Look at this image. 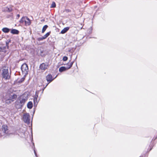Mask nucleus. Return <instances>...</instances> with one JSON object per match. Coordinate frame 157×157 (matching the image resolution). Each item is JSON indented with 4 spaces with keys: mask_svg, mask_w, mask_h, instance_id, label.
Segmentation results:
<instances>
[{
    "mask_svg": "<svg viewBox=\"0 0 157 157\" xmlns=\"http://www.w3.org/2000/svg\"><path fill=\"white\" fill-rule=\"evenodd\" d=\"M27 100L26 97L23 95H21L19 97L15 102V105L16 107L21 108L25 104Z\"/></svg>",
    "mask_w": 157,
    "mask_h": 157,
    "instance_id": "1",
    "label": "nucleus"
},
{
    "mask_svg": "<svg viewBox=\"0 0 157 157\" xmlns=\"http://www.w3.org/2000/svg\"><path fill=\"white\" fill-rule=\"evenodd\" d=\"M17 97V95L15 94L13 95L10 94H7L6 95V103L8 105L11 103L16 99Z\"/></svg>",
    "mask_w": 157,
    "mask_h": 157,
    "instance_id": "2",
    "label": "nucleus"
},
{
    "mask_svg": "<svg viewBox=\"0 0 157 157\" xmlns=\"http://www.w3.org/2000/svg\"><path fill=\"white\" fill-rule=\"evenodd\" d=\"M2 75L3 78L6 79H9L10 78V76L9 74L8 67L4 66L2 67Z\"/></svg>",
    "mask_w": 157,
    "mask_h": 157,
    "instance_id": "3",
    "label": "nucleus"
},
{
    "mask_svg": "<svg viewBox=\"0 0 157 157\" xmlns=\"http://www.w3.org/2000/svg\"><path fill=\"white\" fill-rule=\"evenodd\" d=\"M51 63H50L49 60H48V62H46L45 63H42L40 66V68L42 70H45L47 69L48 67L51 64Z\"/></svg>",
    "mask_w": 157,
    "mask_h": 157,
    "instance_id": "4",
    "label": "nucleus"
},
{
    "mask_svg": "<svg viewBox=\"0 0 157 157\" xmlns=\"http://www.w3.org/2000/svg\"><path fill=\"white\" fill-rule=\"evenodd\" d=\"M23 119L25 122L28 124H29L30 121L29 114L27 113L24 114L23 116Z\"/></svg>",
    "mask_w": 157,
    "mask_h": 157,
    "instance_id": "5",
    "label": "nucleus"
},
{
    "mask_svg": "<svg viewBox=\"0 0 157 157\" xmlns=\"http://www.w3.org/2000/svg\"><path fill=\"white\" fill-rule=\"evenodd\" d=\"M2 131L4 134H7L9 132L8 127L6 124H3L2 126Z\"/></svg>",
    "mask_w": 157,
    "mask_h": 157,
    "instance_id": "6",
    "label": "nucleus"
},
{
    "mask_svg": "<svg viewBox=\"0 0 157 157\" xmlns=\"http://www.w3.org/2000/svg\"><path fill=\"white\" fill-rule=\"evenodd\" d=\"M28 69V66L26 63H24L21 66V70L22 72L25 74L27 73Z\"/></svg>",
    "mask_w": 157,
    "mask_h": 157,
    "instance_id": "7",
    "label": "nucleus"
},
{
    "mask_svg": "<svg viewBox=\"0 0 157 157\" xmlns=\"http://www.w3.org/2000/svg\"><path fill=\"white\" fill-rule=\"evenodd\" d=\"M56 77V76L55 78H53L52 75L51 74H48L46 77V79L47 81L49 83L51 82Z\"/></svg>",
    "mask_w": 157,
    "mask_h": 157,
    "instance_id": "8",
    "label": "nucleus"
},
{
    "mask_svg": "<svg viewBox=\"0 0 157 157\" xmlns=\"http://www.w3.org/2000/svg\"><path fill=\"white\" fill-rule=\"evenodd\" d=\"M25 25H29L31 24L30 20L28 18L26 17L25 21Z\"/></svg>",
    "mask_w": 157,
    "mask_h": 157,
    "instance_id": "9",
    "label": "nucleus"
},
{
    "mask_svg": "<svg viewBox=\"0 0 157 157\" xmlns=\"http://www.w3.org/2000/svg\"><path fill=\"white\" fill-rule=\"evenodd\" d=\"M69 29V27H66L64 28L61 32L60 33L61 34H64L66 33Z\"/></svg>",
    "mask_w": 157,
    "mask_h": 157,
    "instance_id": "10",
    "label": "nucleus"
},
{
    "mask_svg": "<svg viewBox=\"0 0 157 157\" xmlns=\"http://www.w3.org/2000/svg\"><path fill=\"white\" fill-rule=\"evenodd\" d=\"M25 79V78H24V77L21 78L20 79H17L16 81V83L17 84L21 83L24 81Z\"/></svg>",
    "mask_w": 157,
    "mask_h": 157,
    "instance_id": "11",
    "label": "nucleus"
},
{
    "mask_svg": "<svg viewBox=\"0 0 157 157\" xmlns=\"http://www.w3.org/2000/svg\"><path fill=\"white\" fill-rule=\"evenodd\" d=\"M27 106L28 108L29 109H32L33 106L32 102L31 101L29 102L27 104Z\"/></svg>",
    "mask_w": 157,
    "mask_h": 157,
    "instance_id": "12",
    "label": "nucleus"
},
{
    "mask_svg": "<svg viewBox=\"0 0 157 157\" xmlns=\"http://www.w3.org/2000/svg\"><path fill=\"white\" fill-rule=\"evenodd\" d=\"M11 33L13 34H17L19 33V31L15 29H13L11 31Z\"/></svg>",
    "mask_w": 157,
    "mask_h": 157,
    "instance_id": "13",
    "label": "nucleus"
},
{
    "mask_svg": "<svg viewBox=\"0 0 157 157\" xmlns=\"http://www.w3.org/2000/svg\"><path fill=\"white\" fill-rule=\"evenodd\" d=\"M2 31L5 33H8L10 31V29L7 28H4L2 29Z\"/></svg>",
    "mask_w": 157,
    "mask_h": 157,
    "instance_id": "14",
    "label": "nucleus"
},
{
    "mask_svg": "<svg viewBox=\"0 0 157 157\" xmlns=\"http://www.w3.org/2000/svg\"><path fill=\"white\" fill-rule=\"evenodd\" d=\"M66 70V68L64 67H61L59 68V71L60 72H62L63 71H65Z\"/></svg>",
    "mask_w": 157,
    "mask_h": 157,
    "instance_id": "15",
    "label": "nucleus"
},
{
    "mask_svg": "<svg viewBox=\"0 0 157 157\" xmlns=\"http://www.w3.org/2000/svg\"><path fill=\"white\" fill-rule=\"evenodd\" d=\"M73 64V62H72L70 60L69 61V62L67 63V65H68L67 68H70L72 66Z\"/></svg>",
    "mask_w": 157,
    "mask_h": 157,
    "instance_id": "16",
    "label": "nucleus"
},
{
    "mask_svg": "<svg viewBox=\"0 0 157 157\" xmlns=\"http://www.w3.org/2000/svg\"><path fill=\"white\" fill-rule=\"evenodd\" d=\"M48 27V26L47 25H45L44 27H43L42 29V33H44L46 30V29H47V28Z\"/></svg>",
    "mask_w": 157,
    "mask_h": 157,
    "instance_id": "17",
    "label": "nucleus"
},
{
    "mask_svg": "<svg viewBox=\"0 0 157 157\" xmlns=\"http://www.w3.org/2000/svg\"><path fill=\"white\" fill-rule=\"evenodd\" d=\"M26 17H23L20 21V23H23L24 22H25Z\"/></svg>",
    "mask_w": 157,
    "mask_h": 157,
    "instance_id": "18",
    "label": "nucleus"
},
{
    "mask_svg": "<svg viewBox=\"0 0 157 157\" xmlns=\"http://www.w3.org/2000/svg\"><path fill=\"white\" fill-rule=\"evenodd\" d=\"M6 48L4 47H0V52H5L6 50H5Z\"/></svg>",
    "mask_w": 157,
    "mask_h": 157,
    "instance_id": "19",
    "label": "nucleus"
},
{
    "mask_svg": "<svg viewBox=\"0 0 157 157\" xmlns=\"http://www.w3.org/2000/svg\"><path fill=\"white\" fill-rule=\"evenodd\" d=\"M56 7V4L54 2H53L51 5V6H50V8H55Z\"/></svg>",
    "mask_w": 157,
    "mask_h": 157,
    "instance_id": "20",
    "label": "nucleus"
},
{
    "mask_svg": "<svg viewBox=\"0 0 157 157\" xmlns=\"http://www.w3.org/2000/svg\"><path fill=\"white\" fill-rule=\"evenodd\" d=\"M6 10L9 12H11L12 11V9L11 8H9L8 7L6 8Z\"/></svg>",
    "mask_w": 157,
    "mask_h": 157,
    "instance_id": "21",
    "label": "nucleus"
},
{
    "mask_svg": "<svg viewBox=\"0 0 157 157\" xmlns=\"http://www.w3.org/2000/svg\"><path fill=\"white\" fill-rule=\"evenodd\" d=\"M37 40L38 41H41V40H44V39H43L42 37H41L38 38L37 39Z\"/></svg>",
    "mask_w": 157,
    "mask_h": 157,
    "instance_id": "22",
    "label": "nucleus"
},
{
    "mask_svg": "<svg viewBox=\"0 0 157 157\" xmlns=\"http://www.w3.org/2000/svg\"><path fill=\"white\" fill-rule=\"evenodd\" d=\"M51 33L50 32L47 33L45 35L47 37Z\"/></svg>",
    "mask_w": 157,
    "mask_h": 157,
    "instance_id": "23",
    "label": "nucleus"
},
{
    "mask_svg": "<svg viewBox=\"0 0 157 157\" xmlns=\"http://www.w3.org/2000/svg\"><path fill=\"white\" fill-rule=\"evenodd\" d=\"M34 101L35 102V101H36L37 100V98H34Z\"/></svg>",
    "mask_w": 157,
    "mask_h": 157,
    "instance_id": "24",
    "label": "nucleus"
},
{
    "mask_svg": "<svg viewBox=\"0 0 157 157\" xmlns=\"http://www.w3.org/2000/svg\"><path fill=\"white\" fill-rule=\"evenodd\" d=\"M43 37V39H45L47 37L45 35H44L43 36H42Z\"/></svg>",
    "mask_w": 157,
    "mask_h": 157,
    "instance_id": "25",
    "label": "nucleus"
},
{
    "mask_svg": "<svg viewBox=\"0 0 157 157\" xmlns=\"http://www.w3.org/2000/svg\"><path fill=\"white\" fill-rule=\"evenodd\" d=\"M63 59H67V56H64L63 57Z\"/></svg>",
    "mask_w": 157,
    "mask_h": 157,
    "instance_id": "26",
    "label": "nucleus"
},
{
    "mask_svg": "<svg viewBox=\"0 0 157 157\" xmlns=\"http://www.w3.org/2000/svg\"><path fill=\"white\" fill-rule=\"evenodd\" d=\"M19 17H20V15L19 14H17V18H18Z\"/></svg>",
    "mask_w": 157,
    "mask_h": 157,
    "instance_id": "27",
    "label": "nucleus"
},
{
    "mask_svg": "<svg viewBox=\"0 0 157 157\" xmlns=\"http://www.w3.org/2000/svg\"><path fill=\"white\" fill-rule=\"evenodd\" d=\"M70 10H69V9H67V10H65V11L66 12H69L70 11Z\"/></svg>",
    "mask_w": 157,
    "mask_h": 157,
    "instance_id": "28",
    "label": "nucleus"
},
{
    "mask_svg": "<svg viewBox=\"0 0 157 157\" xmlns=\"http://www.w3.org/2000/svg\"><path fill=\"white\" fill-rule=\"evenodd\" d=\"M63 61H66L67 59H63Z\"/></svg>",
    "mask_w": 157,
    "mask_h": 157,
    "instance_id": "29",
    "label": "nucleus"
},
{
    "mask_svg": "<svg viewBox=\"0 0 157 157\" xmlns=\"http://www.w3.org/2000/svg\"><path fill=\"white\" fill-rule=\"evenodd\" d=\"M72 58V56H71L70 57L71 58Z\"/></svg>",
    "mask_w": 157,
    "mask_h": 157,
    "instance_id": "30",
    "label": "nucleus"
}]
</instances>
